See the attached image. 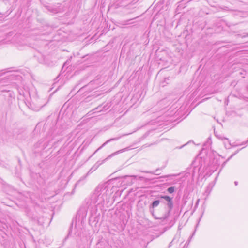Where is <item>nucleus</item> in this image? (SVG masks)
<instances>
[{
    "mask_svg": "<svg viewBox=\"0 0 248 248\" xmlns=\"http://www.w3.org/2000/svg\"><path fill=\"white\" fill-rule=\"evenodd\" d=\"M108 189V185L106 183L99 185L92 196L93 202L97 204L104 203L109 194Z\"/></svg>",
    "mask_w": 248,
    "mask_h": 248,
    "instance_id": "nucleus-1",
    "label": "nucleus"
},
{
    "mask_svg": "<svg viewBox=\"0 0 248 248\" xmlns=\"http://www.w3.org/2000/svg\"><path fill=\"white\" fill-rule=\"evenodd\" d=\"M160 198L164 199L165 201L168 202L167 206L170 210L172 209L173 207L172 198L168 196H161Z\"/></svg>",
    "mask_w": 248,
    "mask_h": 248,
    "instance_id": "nucleus-2",
    "label": "nucleus"
},
{
    "mask_svg": "<svg viewBox=\"0 0 248 248\" xmlns=\"http://www.w3.org/2000/svg\"><path fill=\"white\" fill-rule=\"evenodd\" d=\"M160 203V201L159 200H156L153 202L152 203V204L150 205V212L153 215L154 210V208L155 207H156L158 206L159 204Z\"/></svg>",
    "mask_w": 248,
    "mask_h": 248,
    "instance_id": "nucleus-3",
    "label": "nucleus"
},
{
    "mask_svg": "<svg viewBox=\"0 0 248 248\" xmlns=\"http://www.w3.org/2000/svg\"><path fill=\"white\" fill-rule=\"evenodd\" d=\"M222 140H223L224 146L226 148H230L231 147V146H235L233 145H232L230 143L229 140L227 138H223L222 139Z\"/></svg>",
    "mask_w": 248,
    "mask_h": 248,
    "instance_id": "nucleus-4",
    "label": "nucleus"
},
{
    "mask_svg": "<svg viewBox=\"0 0 248 248\" xmlns=\"http://www.w3.org/2000/svg\"><path fill=\"white\" fill-rule=\"evenodd\" d=\"M127 150H128V148H124V149H123L122 150H119V151H117V152H116L111 154L110 155H109L107 158L105 159L104 160V161L106 160L108 158H110L111 157L113 156L114 155H117V154H118L119 153H122V152H123L124 151H127Z\"/></svg>",
    "mask_w": 248,
    "mask_h": 248,
    "instance_id": "nucleus-5",
    "label": "nucleus"
},
{
    "mask_svg": "<svg viewBox=\"0 0 248 248\" xmlns=\"http://www.w3.org/2000/svg\"><path fill=\"white\" fill-rule=\"evenodd\" d=\"M213 186H214V185L212 183L208 185V186H207V189L205 191V193H206L207 194V195H208L210 193V192H211Z\"/></svg>",
    "mask_w": 248,
    "mask_h": 248,
    "instance_id": "nucleus-6",
    "label": "nucleus"
},
{
    "mask_svg": "<svg viewBox=\"0 0 248 248\" xmlns=\"http://www.w3.org/2000/svg\"><path fill=\"white\" fill-rule=\"evenodd\" d=\"M119 139V138H112V139H110L108 140L107 141H106L102 145V146L100 147H103L104 146H105V145H106L107 144H108V142H109L110 141H112V140H117L118 139Z\"/></svg>",
    "mask_w": 248,
    "mask_h": 248,
    "instance_id": "nucleus-7",
    "label": "nucleus"
},
{
    "mask_svg": "<svg viewBox=\"0 0 248 248\" xmlns=\"http://www.w3.org/2000/svg\"><path fill=\"white\" fill-rule=\"evenodd\" d=\"M167 191L170 193H172L175 191V188L173 186L170 187L167 189Z\"/></svg>",
    "mask_w": 248,
    "mask_h": 248,
    "instance_id": "nucleus-8",
    "label": "nucleus"
},
{
    "mask_svg": "<svg viewBox=\"0 0 248 248\" xmlns=\"http://www.w3.org/2000/svg\"><path fill=\"white\" fill-rule=\"evenodd\" d=\"M98 166H93V167L89 171L88 173H92L97 168Z\"/></svg>",
    "mask_w": 248,
    "mask_h": 248,
    "instance_id": "nucleus-9",
    "label": "nucleus"
},
{
    "mask_svg": "<svg viewBox=\"0 0 248 248\" xmlns=\"http://www.w3.org/2000/svg\"><path fill=\"white\" fill-rule=\"evenodd\" d=\"M41 107H42V106H38L37 107H35L34 108H32V109L35 111H38Z\"/></svg>",
    "mask_w": 248,
    "mask_h": 248,
    "instance_id": "nucleus-10",
    "label": "nucleus"
},
{
    "mask_svg": "<svg viewBox=\"0 0 248 248\" xmlns=\"http://www.w3.org/2000/svg\"><path fill=\"white\" fill-rule=\"evenodd\" d=\"M238 152V151H237L236 152V153H235V154H234L233 155H231V157H232V156H233V155H235V154H237Z\"/></svg>",
    "mask_w": 248,
    "mask_h": 248,
    "instance_id": "nucleus-11",
    "label": "nucleus"
},
{
    "mask_svg": "<svg viewBox=\"0 0 248 248\" xmlns=\"http://www.w3.org/2000/svg\"><path fill=\"white\" fill-rule=\"evenodd\" d=\"M234 184H235V186H237V185H238V182H236V181H235V182H234Z\"/></svg>",
    "mask_w": 248,
    "mask_h": 248,
    "instance_id": "nucleus-12",
    "label": "nucleus"
},
{
    "mask_svg": "<svg viewBox=\"0 0 248 248\" xmlns=\"http://www.w3.org/2000/svg\"><path fill=\"white\" fill-rule=\"evenodd\" d=\"M199 200H200L199 199H198V200H197V203H196V204H198V202H199Z\"/></svg>",
    "mask_w": 248,
    "mask_h": 248,
    "instance_id": "nucleus-13",
    "label": "nucleus"
},
{
    "mask_svg": "<svg viewBox=\"0 0 248 248\" xmlns=\"http://www.w3.org/2000/svg\"><path fill=\"white\" fill-rule=\"evenodd\" d=\"M98 108H95V109H94V110L98 109Z\"/></svg>",
    "mask_w": 248,
    "mask_h": 248,
    "instance_id": "nucleus-14",
    "label": "nucleus"
}]
</instances>
